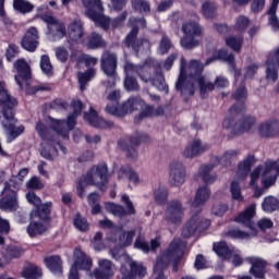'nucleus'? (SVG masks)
Masks as SVG:
<instances>
[{"label":"nucleus","mask_w":279,"mask_h":279,"mask_svg":"<svg viewBox=\"0 0 279 279\" xmlns=\"http://www.w3.org/2000/svg\"><path fill=\"white\" fill-rule=\"evenodd\" d=\"M205 66L206 64L195 59H192L186 65V59L184 57L181 58L180 75L175 88L181 93L182 97H193L197 87L202 97H206L208 93L215 90V84L202 75Z\"/></svg>","instance_id":"1"},{"label":"nucleus","mask_w":279,"mask_h":279,"mask_svg":"<svg viewBox=\"0 0 279 279\" xmlns=\"http://www.w3.org/2000/svg\"><path fill=\"white\" fill-rule=\"evenodd\" d=\"M184 250H186V242L182 241L180 238H174L168 248L157 257L154 272L162 274L171 263L173 271H178V263L181 257L184 256Z\"/></svg>","instance_id":"2"},{"label":"nucleus","mask_w":279,"mask_h":279,"mask_svg":"<svg viewBox=\"0 0 279 279\" xmlns=\"http://www.w3.org/2000/svg\"><path fill=\"white\" fill-rule=\"evenodd\" d=\"M72 113L68 116L66 122L64 120H58L49 118L50 126L57 135V138H63L69 141V132L76 125V119L82 114L84 110V104L81 100H73L71 102Z\"/></svg>","instance_id":"3"},{"label":"nucleus","mask_w":279,"mask_h":279,"mask_svg":"<svg viewBox=\"0 0 279 279\" xmlns=\"http://www.w3.org/2000/svg\"><path fill=\"white\" fill-rule=\"evenodd\" d=\"M129 25L131 27V32L126 35V38L124 39L125 47L133 49L136 56H138L140 53H145V51H149L151 49V43L145 38L137 39L138 29H141V27H146L147 25L145 17H131Z\"/></svg>","instance_id":"4"},{"label":"nucleus","mask_w":279,"mask_h":279,"mask_svg":"<svg viewBox=\"0 0 279 279\" xmlns=\"http://www.w3.org/2000/svg\"><path fill=\"white\" fill-rule=\"evenodd\" d=\"M256 215V204L253 203L244 211L239 214L234 221L241 223L247 228V231H241L240 229H231L227 232V236L230 239H250V236H256V228H254V216Z\"/></svg>","instance_id":"5"},{"label":"nucleus","mask_w":279,"mask_h":279,"mask_svg":"<svg viewBox=\"0 0 279 279\" xmlns=\"http://www.w3.org/2000/svg\"><path fill=\"white\" fill-rule=\"evenodd\" d=\"M97 186L104 191L106 187V166H97L90 170L77 184L76 193L78 197H84L86 186Z\"/></svg>","instance_id":"6"},{"label":"nucleus","mask_w":279,"mask_h":279,"mask_svg":"<svg viewBox=\"0 0 279 279\" xmlns=\"http://www.w3.org/2000/svg\"><path fill=\"white\" fill-rule=\"evenodd\" d=\"M49 10L47 4L40 5L37 9L38 16H40L44 23L48 25L47 36H49L50 40H61L66 36V28L64 27V23L53 17L51 14H45Z\"/></svg>","instance_id":"7"},{"label":"nucleus","mask_w":279,"mask_h":279,"mask_svg":"<svg viewBox=\"0 0 279 279\" xmlns=\"http://www.w3.org/2000/svg\"><path fill=\"white\" fill-rule=\"evenodd\" d=\"M107 234H109V241H117L121 247H130L134 242V236H136V230L125 231L123 227H117L109 219L106 220Z\"/></svg>","instance_id":"8"},{"label":"nucleus","mask_w":279,"mask_h":279,"mask_svg":"<svg viewBox=\"0 0 279 279\" xmlns=\"http://www.w3.org/2000/svg\"><path fill=\"white\" fill-rule=\"evenodd\" d=\"M85 15L95 22L97 27L106 29V15H104V3L101 0H82Z\"/></svg>","instance_id":"9"},{"label":"nucleus","mask_w":279,"mask_h":279,"mask_svg":"<svg viewBox=\"0 0 279 279\" xmlns=\"http://www.w3.org/2000/svg\"><path fill=\"white\" fill-rule=\"evenodd\" d=\"M208 228H210V220L195 215L185 223L182 230V236L189 239L193 236L195 232H204V230H208Z\"/></svg>","instance_id":"10"},{"label":"nucleus","mask_w":279,"mask_h":279,"mask_svg":"<svg viewBox=\"0 0 279 279\" xmlns=\"http://www.w3.org/2000/svg\"><path fill=\"white\" fill-rule=\"evenodd\" d=\"M170 186H182L186 182V166L182 161H172L168 169Z\"/></svg>","instance_id":"11"},{"label":"nucleus","mask_w":279,"mask_h":279,"mask_svg":"<svg viewBox=\"0 0 279 279\" xmlns=\"http://www.w3.org/2000/svg\"><path fill=\"white\" fill-rule=\"evenodd\" d=\"M0 208L1 210H9L10 213L19 208L16 191L12 190L8 183L4 184V189L1 192Z\"/></svg>","instance_id":"12"},{"label":"nucleus","mask_w":279,"mask_h":279,"mask_svg":"<svg viewBox=\"0 0 279 279\" xmlns=\"http://www.w3.org/2000/svg\"><path fill=\"white\" fill-rule=\"evenodd\" d=\"M122 202L126 207V210L121 205H114L112 203H107L106 208L111 215L114 217H125V215H136V209L134 208V204L130 201V196L126 194L122 195Z\"/></svg>","instance_id":"13"},{"label":"nucleus","mask_w":279,"mask_h":279,"mask_svg":"<svg viewBox=\"0 0 279 279\" xmlns=\"http://www.w3.org/2000/svg\"><path fill=\"white\" fill-rule=\"evenodd\" d=\"M14 69L17 73V75H15L17 86L25 88V86H27V80L32 77V68L25 59H19L14 62Z\"/></svg>","instance_id":"14"},{"label":"nucleus","mask_w":279,"mask_h":279,"mask_svg":"<svg viewBox=\"0 0 279 279\" xmlns=\"http://www.w3.org/2000/svg\"><path fill=\"white\" fill-rule=\"evenodd\" d=\"M143 100L140 97L129 98L119 108L110 109V114L113 117H125L135 110H141L143 108Z\"/></svg>","instance_id":"15"},{"label":"nucleus","mask_w":279,"mask_h":279,"mask_svg":"<svg viewBox=\"0 0 279 279\" xmlns=\"http://www.w3.org/2000/svg\"><path fill=\"white\" fill-rule=\"evenodd\" d=\"M184 217V207L180 201H170L166 209V221L180 223Z\"/></svg>","instance_id":"16"},{"label":"nucleus","mask_w":279,"mask_h":279,"mask_svg":"<svg viewBox=\"0 0 279 279\" xmlns=\"http://www.w3.org/2000/svg\"><path fill=\"white\" fill-rule=\"evenodd\" d=\"M247 263L251 264L250 275L257 279H265L267 274V267L269 263L262 257L252 256L247 258Z\"/></svg>","instance_id":"17"},{"label":"nucleus","mask_w":279,"mask_h":279,"mask_svg":"<svg viewBox=\"0 0 279 279\" xmlns=\"http://www.w3.org/2000/svg\"><path fill=\"white\" fill-rule=\"evenodd\" d=\"M38 36V29L36 27H31L26 31L24 37L22 38L21 46L25 51H29L31 53H34L36 49H38V46L40 45Z\"/></svg>","instance_id":"18"},{"label":"nucleus","mask_w":279,"mask_h":279,"mask_svg":"<svg viewBox=\"0 0 279 279\" xmlns=\"http://www.w3.org/2000/svg\"><path fill=\"white\" fill-rule=\"evenodd\" d=\"M106 75L108 86H114L119 80V76L117 75V56L112 53H107Z\"/></svg>","instance_id":"19"},{"label":"nucleus","mask_w":279,"mask_h":279,"mask_svg":"<svg viewBox=\"0 0 279 279\" xmlns=\"http://www.w3.org/2000/svg\"><path fill=\"white\" fill-rule=\"evenodd\" d=\"M125 73L129 75H138L142 82L147 84L151 82V70L148 66L134 65L133 63H128L124 68Z\"/></svg>","instance_id":"20"},{"label":"nucleus","mask_w":279,"mask_h":279,"mask_svg":"<svg viewBox=\"0 0 279 279\" xmlns=\"http://www.w3.org/2000/svg\"><path fill=\"white\" fill-rule=\"evenodd\" d=\"M0 123H2V126L4 128L7 132V141L8 143H12L17 136H21L23 132H25V128L16 126L14 123H16V118H14V111H13V121L10 120H2Z\"/></svg>","instance_id":"21"},{"label":"nucleus","mask_w":279,"mask_h":279,"mask_svg":"<svg viewBox=\"0 0 279 279\" xmlns=\"http://www.w3.org/2000/svg\"><path fill=\"white\" fill-rule=\"evenodd\" d=\"M259 135L263 138H275L279 136V122L276 119L263 122L258 128Z\"/></svg>","instance_id":"22"},{"label":"nucleus","mask_w":279,"mask_h":279,"mask_svg":"<svg viewBox=\"0 0 279 279\" xmlns=\"http://www.w3.org/2000/svg\"><path fill=\"white\" fill-rule=\"evenodd\" d=\"M210 146L208 144L202 142L201 140H194L192 144H190L184 150V158H195L197 156H202L204 151H208Z\"/></svg>","instance_id":"23"},{"label":"nucleus","mask_w":279,"mask_h":279,"mask_svg":"<svg viewBox=\"0 0 279 279\" xmlns=\"http://www.w3.org/2000/svg\"><path fill=\"white\" fill-rule=\"evenodd\" d=\"M68 36L73 43H80L84 38V23H82V20L75 19L69 24Z\"/></svg>","instance_id":"24"},{"label":"nucleus","mask_w":279,"mask_h":279,"mask_svg":"<svg viewBox=\"0 0 279 279\" xmlns=\"http://www.w3.org/2000/svg\"><path fill=\"white\" fill-rule=\"evenodd\" d=\"M254 162H256V157H254V155H248L243 162L239 163V168L235 173V178L239 182H243L247 175H250V171Z\"/></svg>","instance_id":"25"},{"label":"nucleus","mask_w":279,"mask_h":279,"mask_svg":"<svg viewBox=\"0 0 279 279\" xmlns=\"http://www.w3.org/2000/svg\"><path fill=\"white\" fill-rule=\"evenodd\" d=\"M245 97H247V92L245 90L244 86H241L235 90V93L233 94V98L238 102L229 109L231 117H233V114H239V112H243V110L245 109V105H243V100L245 99Z\"/></svg>","instance_id":"26"},{"label":"nucleus","mask_w":279,"mask_h":279,"mask_svg":"<svg viewBox=\"0 0 279 279\" xmlns=\"http://www.w3.org/2000/svg\"><path fill=\"white\" fill-rule=\"evenodd\" d=\"M210 199V189L208 186H201L196 191L194 199L191 202L192 208H202Z\"/></svg>","instance_id":"27"},{"label":"nucleus","mask_w":279,"mask_h":279,"mask_svg":"<svg viewBox=\"0 0 279 279\" xmlns=\"http://www.w3.org/2000/svg\"><path fill=\"white\" fill-rule=\"evenodd\" d=\"M256 123V119L252 117H246L243 120L236 122L233 126L234 136H241V134H245V132H250L252 126Z\"/></svg>","instance_id":"28"},{"label":"nucleus","mask_w":279,"mask_h":279,"mask_svg":"<svg viewBox=\"0 0 279 279\" xmlns=\"http://www.w3.org/2000/svg\"><path fill=\"white\" fill-rule=\"evenodd\" d=\"M182 32L185 36L202 38V35L204 34V28L196 22H186L182 25Z\"/></svg>","instance_id":"29"},{"label":"nucleus","mask_w":279,"mask_h":279,"mask_svg":"<svg viewBox=\"0 0 279 279\" xmlns=\"http://www.w3.org/2000/svg\"><path fill=\"white\" fill-rule=\"evenodd\" d=\"M118 178L119 180H129V182H133L134 184H140L141 182V177L130 166H122L119 170Z\"/></svg>","instance_id":"30"},{"label":"nucleus","mask_w":279,"mask_h":279,"mask_svg":"<svg viewBox=\"0 0 279 279\" xmlns=\"http://www.w3.org/2000/svg\"><path fill=\"white\" fill-rule=\"evenodd\" d=\"M162 114H165V108L157 107L154 109L151 106H146V108L135 117V123H141V121H143V119H147V117H162Z\"/></svg>","instance_id":"31"},{"label":"nucleus","mask_w":279,"mask_h":279,"mask_svg":"<svg viewBox=\"0 0 279 279\" xmlns=\"http://www.w3.org/2000/svg\"><path fill=\"white\" fill-rule=\"evenodd\" d=\"M215 169V165L209 163L207 166H201L198 169V175L205 182V184H213L217 181V174L210 173Z\"/></svg>","instance_id":"32"},{"label":"nucleus","mask_w":279,"mask_h":279,"mask_svg":"<svg viewBox=\"0 0 279 279\" xmlns=\"http://www.w3.org/2000/svg\"><path fill=\"white\" fill-rule=\"evenodd\" d=\"M217 60H222V62H227V64H230V66H234V54L228 53L226 50H219L217 56L207 59L205 66L213 64V62H217Z\"/></svg>","instance_id":"33"},{"label":"nucleus","mask_w":279,"mask_h":279,"mask_svg":"<svg viewBox=\"0 0 279 279\" xmlns=\"http://www.w3.org/2000/svg\"><path fill=\"white\" fill-rule=\"evenodd\" d=\"M14 106L9 102L0 101V123L4 121H14Z\"/></svg>","instance_id":"34"},{"label":"nucleus","mask_w":279,"mask_h":279,"mask_svg":"<svg viewBox=\"0 0 279 279\" xmlns=\"http://www.w3.org/2000/svg\"><path fill=\"white\" fill-rule=\"evenodd\" d=\"M181 47L186 51H191L202 45L199 37H193L191 35H184L180 40Z\"/></svg>","instance_id":"35"},{"label":"nucleus","mask_w":279,"mask_h":279,"mask_svg":"<svg viewBox=\"0 0 279 279\" xmlns=\"http://www.w3.org/2000/svg\"><path fill=\"white\" fill-rule=\"evenodd\" d=\"M107 112L110 114V110H116L117 108H120L121 105V90L116 89L111 92L107 97Z\"/></svg>","instance_id":"36"},{"label":"nucleus","mask_w":279,"mask_h":279,"mask_svg":"<svg viewBox=\"0 0 279 279\" xmlns=\"http://www.w3.org/2000/svg\"><path fill=\"white\" fill-rule=\"evenodd\" d=\"M45 264L52 274H62V259H60V256L48 257L45 259Z\"/></svg>","instance_id":"37"},{"label":"nucleus","mask_w":279,"mask_h":279,"mask_svg":"<svg viewBox=\"0 0 279 279\" xmlns=\"http://www.w3.org/2000/svg\"><path fill=\"white\" fill-rule=\"evenodd\" d=\"M130 268L131 270L129 271V274L133 276V278L143 279L147 275V268H145L143 264L135 260L130 262Z\"/></svg>","instance_id":"38"},{"label":"nucleus","mask_w":279,"mask_h":279,"mask_svg":"<svg viewBox=\"0 0 279 279\" xmlns=\"http://www.w3.org/2000/svg\"><path fill=\"white\" fill-rule=\"evenodd\" d=\"M95 70L94 69H88L85 72H78L77 73V80L80 84L81 90H86V86H88V82L95 77Z\"/></svg>","instance_id":"39"},{"label":"nucleus","mask_w":279,"mask_h":279,"mask_svg":"<svg viewBox=\"0 0 279 279\" xmlns=\"http://www.w3.org/2000/svg\"><path fill=\"white\" fill-rule=\"evenodd\" d=\"M214 251L218 256L226 258V260H230L232 258V250L228 246L226 242H219L214 244Z\"/></svg>","instance_id":"40"},{"label":"nucleus","mask_w":279,"mask_h":279,"mask_svg":"<svg viewBox=\"0 0 279 279\" xmlns=\"http://www.w3.org/2000/svg\"><path fill=\"white\" fill-rule=\"evenodd\" d=\"M22 277L25 279H41L43 270L37 266L31 265L23 269Z\"/></svg>","instance_id":"41"},{"label":"nucleus","mask_w":279,"mask_h":279,"mask_svg":"<svg viewBox=\"0 0 279 279\" xmlns=\"http://www.w3.org/2000/svg\"><path fill=\"white\" fill-rule=\"evenodd\" d=\"M0 101H2L3 104H9L11 106H19V101L16 100V98H14L13 96L10 95V93H8V89L5 88V83L0 81Z\"/></svg>","instance_id":"42"},{"label":"nucleus","mask_w":279,"mask_h":279,"mask_svg":"<svg viewBox=\"0 0 279 279\" xmlns=\"http://www.w3.org/2000/svg\"><path fill=\"white\" fill-rule=\"evenodd\" d=\"M279 208V201L274 196L265 197L262 203V210L264 213H275Z\"/></svg>","instance_id":"43"},{"label":"nucleus","mask_w":279,"mask_h":279,"mask_svg":"<svg viewBox=\"0 0 279 279\" xmlns=\"http://www.w3.org/2000/svg\"><path fill=\"white\" fill-rule=\"evenodd\" d=\"M202 13L206 19H215L217 16V3L206 0L202 5Z\"/></svg>","instance_id":"44"},{"label":"nucleus","mask_w":279,"mask_h":279,"mask_svg":"<svg viewBox=\"0 0 279 279\" xmlns=\"http://www.w3.org/2000/svg\"><path fill=\"white\" fill-rule=\"evenodd\" d=\"M150 83L153 86L158 88V90H166V93H169V86H167L162 72L155 73V76L151 77Z\"/></svg>","instance_id":"45"},{"label":"nucleus","mask_w":279,"mask_h":279,"mask_svg":"<svg viewBox=\"0 0 279 279\" xmlns=\"http://www.w3.org/2000/svg\"><path fill=\"white\" fill-rule=\"evenodd\" d=\"M47 232V226L43 222H31L27 227V234L32 238Z\"/></svg>","instance_id":"46"},{"label":"nucleus","mask_w":279,"mask_h":279,"mask_svg":"<svg viewBox=\"0 0 279 279\" xmlns=\"http://www.w3.org/2000/svg\"><path fill=\"white\" fill-rule=\"evenodd\" d=\"M84 120L92 124L93 128H100L104 123V119L99 118L97 111L93 108H90L89 113L84 114Z\"/></svg>","instance_id":"47"},{"label":"nucleus","mask_w":279,"mask_h":279,"mask_svg":"<svg viewBox=\"0 0 279 279\" xmlns=\"http://www.w3.org/2000/svg\"><path fill=\"white\" fill-rule=\"evenodd\" d=\"M226 45L239 53V51H241V47H243V36H229L226 38Z\"/></svg>","instance_id":"48"},{"label":"nucleus","mask_w":279,"mask_h":279,"mask_svg":"<svg viewBox=\"0 0 279 279\" xmlns=\"http://www.w3.org/2000/svg\"><path fill=\"white\" fill-rule=\"evenodd\" d=\"M13 8L22 14H27L28 12H32V10H34V4L27 2L26 0H14Z\"/></svg>","instance_id":"49"},{"label":"nucleus","mask_w":279,"mask_h":279,"mask_svg":"<svg viewBox=\"0 0 279 279\" xmlns=\"http://www.w3.org/2000/svg\"><path fill=\"white\" fill-rule=\"evenodd\" d=\"M36 132L40 138H43V141H58V137L51 136L49 129H47V126H45L41 121L36 124Z\"/></svg>","instance_id":"50"},{"label":"nucleus","mask_w":279,"mask_h":279,"mask_svg":"<svg viewBox=\"0 0 279 279\" xmlns=\"http://www.w3.org/2000/svg\"><path fill=\"white\" fill-rule=\"evenodd\" d=\"M87 47L88 49H99L100 47H104V38L101 35L93 33L88 37Z\"/></svg>","instance_id":"51"},{"label":"nucleus","mask_w":279,"mask_h":279,"mask_svg":"<svg viewBox=\"0 0 279 279\" xmlns=\"http://www.w3.org/2000/svg\"><path fill=\"white\" fill-rule=\"evenodd\" d=\"M51 206H53V203L47 202V203H41L36 207L37 209V215L39 219H48L49 215H51Z\"/></svg>","instance_id":"52"},{"label":"nucleus","mask_w":279,"mask_h":279,"mask_svg":"<svg viewBox=\"0 0 279 279\" xmlns=\"http://www.w3.org/2000/svg\"><path fill=\"white\" fill-rule=\"evenodd\" d=\"M40 69L45 75H53V65H51V60L49 56L43 54L40 58Z\"/></svg>","instance_id":"53"},{"label":"nucleus","mask_w":279,"mask_h":279,"mask_svg":"<svg viewBox=\"0 0 279 279\" xmlns=\"http://www.w3.org/2000/svg\"><path fill=\"white\" fill-rule=\"evenodd\" d=\"M73 225L75 226L76 230L81 232H86L88 230V220L80 214H76L73 220Z\"/></svg>","instance_id":"54"},{"label":"nucleus","mask_w":279,"mask_h":279,"mask_svg":"<svg viewBox=\"0 0 279 279\" xmlns=\"http://www.w3.org/2000/svg\"><path fill=\"white\" fill-rule=\"evenodd\" d=\"M43 145L44 147L40 151L43 158H45L46 160H56V158H58V149H56V147H51L45 144Z\"/></svg>","instance_id":"55"},{"label":"nucleus","mask_w":279,"mask_h":279,"mask_svg":"<svg viewBox=\"0 0 279 279\" xmlns=\"http://www.w3.org/2000/svg\"><path fill=\"white\" fill-rule=\"evenodd\" d=\"M173 48V43L171 41V39L169 38V36L163 35L160 43H159V53H161V56H165V53H169V50Z\"/></svg>","instance_id":"56"},{"label":"nucleus","mask_w":279,"mask_h":279,"mask_svg":"<svg viewBox=\"0 0 279 279\" xmlns=\"http://www.w3.org/2000/svg\"><path fill=\"white\" fill-rule=\"evenodd\" d=\"M128 19V12H123L121 16L111 20L110 17H106V25L107 27H112L117 29V27H121L123 25V21Z\"/></svg>","instance_id":"57"},{"label":"nucleus","mask_w":279,"mask_h":279,"mask_svg":"<svg viewBox=\"0 0 279 279\" xmlns=\"http://www.w3.org/2000/svg\"><path fill=\"white\" fill-rule=\"evenodd\" d=\"M154 197L157 204H167L169 192L165 187H158L154 192Z\"/></svg>","instance_id":"58"},{"label":"nucleus","mask_w":279,"mask_h":279,"mask_svg":"<svg viewBox=\"0 0 279 279\" xmlns=\"http://www.w3.org/2000/svg\"><path fill=\"white\" fill-rule=\"evenodd\" d=\"M276 12H278V8H275L274 11H271V7L269 8L267 12V14L269 15L268 23L274 32H279V20L278 15H276Z\"/></svg>","instance_id":"59"},{"label":"nucleus","mask_w":279,"mask_h":279,"mask_svg":"<svg viewBox=\"0 0 279 279\" xmlns=\"http://www.w3.org/2000/svg\"><path fill=\"white\" fill-rule=\"evenodd\" d=\"M92 245L96 252H101L104 250V233L96 232L92 240Z\"/></svg>","instance_id":"60"},{"label":"nucleus","mask_w":279,"mask_h":279,"mask_svg":"<svg viewBox=\"0 0 279 279\" xmlns=\"http://www.w3.org/2000/svg\"><path fill=\"white\" fill-rule=\"evenodd\" d=\"M250 25V19L245 15H240L235 20V29L238 32H245Z\"/></svg>","instance_id":"61"},{"label":"nucleus","mask_w":279,"mask_h":279,"mask_svg":"<svg viewBox=\"0 0 279 279\" xmlns=\"http://www.w3.org/2000/svg\"><path fill=\"white\" fill-rule=\"evenodd\" d=\"M231 195L236 202H243V195H241V185L239 182L233 181L230 186Z\"/></svg>","instance_id":"62"},{"label":"nucleus","mask_w":279,"mask_h":279,"mask_svg":"<svg viewBox=\"0 0 279 279\" xmlns=\"http://www.w3.org/2000/svg\"><path fill=\"white\" fill-rule=\"evenodd\" d=\"M133 74L126 73V78L124 81V86L126 90H138L141 86H138V82H136V78L132 77Z\"/></svg>","instance_id":"63"},{"label":"nucleus","mask_w":279,"mask_h":279,"mask_svg":"<svg viewBox=\"0 0 279 279\" xmlns=\"http://www.w3.org/2000/svg\"><path fill=\"white\" fill-rule=\"evenodd\" d=\"M94 277L96 279H106V259L98 262V268L94 270Z\"/></svg>","instance_id":"64"}]
</instances>
